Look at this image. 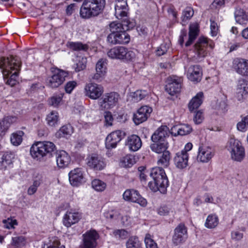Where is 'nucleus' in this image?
<instances>
[{"mask_svg":"<svg viewBox=\"0 0 248 248\" xmlns=\"http://www.w3.org/2000/svg\"><path fill=\"white\" fill-rule=\"evenodd\" d=\"M145 91L137 90L133 94V98L135 102H138L143 99L147 95Z\"/></svg>","mask_w":248,"mask_h":248,"instance_id":"nucleus-53","label":"nucleus"},{"mask_svg":"<svg viewBox=\"0 0 248 248\" xmlns=\"http://www.w3.org/2000/svg\"><path fill=\"white\" fill-rule=\"evenodd\" d=\"M105 122L108 125H112L113 118L111 113L109 111H106L104 114Z\"/></svg>","mask_w":248,"mask_h":248,"instance_id":"nucleus-63","label":"nucleus"},{"mask_svg":"<svg viewBox=\"0 0 248 248\" xmlns=\"http://www.w3.org/2000/svg\"><path fill=\"white\" fill-rule=\"evenodd\" d=\"M113 234L117 239L124 240L127 238L129 233L124 229H117L113 232Z\"/></svg>","mask_w":248,"mask_h":248,"instance_id":"nucleus-50","label":"nucleus"},{"mask_svg":"<svg viewBox=\"0 0 248 248\" xmlns=\"http://www.w3.org/2000/svg\"><path fill=\"white\" fill-rule=\"evenodd\" d=\"M171 155L168 151L162 153V155L158 158L157 163L161 168H167L170 164Z\"/></svg>","mask_w":248,"mask_h":248,"instance_id":"nucleus-36","label":"nucleus"},{"mask_svg":"<svg viewBox=\"0 0 248 248\" xmlns=\"http://www.w3.org/2000/svg\"><path fill=\"white\" fill-rule=\"evenodd\" d=\"M3 223L4 226L7 229H13L15 228V225H17V222L16 219H13L11 218H8L6 220H3Z\"/></svg>","mask_w":248,"mask_h":248,"instance_id":"nucleus-58","label":"nucleus"},{"mask_svg":"<svg viewBox=\"0 0 248 248\" xmlns=\"http://www.w3.org/2000/svg\"><path fill=\"white\" fill-rule=\"evenodd\" d=\"M116 17L118 19L127 18L128 5L127 0H116L115 6Z\"/></svg>","mask_w":248,"mask_h":248,"instance_id":"nucleus-22","label":"nucleus"},{"mask_svg":"<svg viewBox=\"0 0 248 248\" xmlns=\"http://www.w3.org/2000/svg\"><path fill=\"white\" fill-rule=\"evenodd\" d=\"M105 5V0H84L80 8V16L84 19L97 16L103 12Z\"/></svg>","mask_w":248,"mask_h":248,"instance_id":"nucleus-3","label":"nucleus"},{"mask_svg":"<svg viewBox=\"0 0 248 248\" xmlns=\"http://www.w3.org/2000/svg\"><path fill=\"white\" fill-rule=\"evenodd\" d=\"M85 94L92 99H98L104 92V88L101 85L90 83L85 87Z\"/></svg>","mask_w":248,"mask_h":248,"instance_id":"nucleus-14","label":"nucleus"},{"mask_svg":"<svg viewBox=\"0 0 248 248\" xmlns=\"http://www.w3.org/2000/svg\"><path fill=\"white\" fill-rule=\"evenodd\" d=\"M248 86L246 81L244 79H240L238 80L235 98L239 102H243L248 97Z\"/></svg>","mask_w":248,"mask_h":248,"instance_id":"nucleus-18","label":"nucleus"},{"mask_svg":"<svg viewBox=\"0 0 248 248\" xmlns=\"http://www.w3.org/2000/svg\"><path fill=\"white\" fill-rule=\"evenodd\" d=\"M126 248H141V243L138 236H130L126 242Z\"/></svg>","mask_w":248,"mask_h":248,"instance_id":"nucleus-38","label":"nucleus"},{"mask_svg":"<svg viewBox=\"0 0 248 248\" xmlns=\"http://www.w3.org/2000/svg\"><path fill=\"white\" fill-rule=\"evenodd\" d=\"M70 184L75 186H78L85 182L83 172L80 168L75 169L69 173Z\"/></svg>","mask_w":248,"mask_h":248,"instance_id":"nucleus-20","label":"nucleus"},{"mask_svg":"<svg viewBox=\"0 0 248 248\" xmlns=\"http://www.w3.org/2000/svg\"><path fill=\"white\" fill-rule=\"evenodd\" d=\"M56 162L59 168H64L71 162V157L65 151L62 150L56 154Z\"/></svg>","mask_w":248,"mask_h":248,"instance_id":"nucleus-26","label":"nucleus"},{"mask_svg":"<svg viewBox=\"0 0 248 248\" xmlns=\"http://www.w3.org/2000/svg\"><path fill=\"white\" fill-rule=\"evenodd\" d=\"M67 76L68 73L66 72L57 69L54 72L51 77L48 78L47 86L52 88H57L63 83Z\"/></svg>","mask_w":248,"mask_h":248,"instance_id":"nucleus-11","label":"nucleus"},{"mask_svg":"<svg viewBox=\"0 0 248 248\" xmlns=\"http://www.w3.org/2000/svg\"><path fill=\"white\" fill-rule=\"evenodd\" d=\"M135 163V158L132 155H127L123 157L120 162L123 167L130 168Z\"/></svg>","mask_w":248,"mask_h":248,"instance_id":"nucleus-45","label":"nucleus"},{"mask_svg":"<svg viewBox=\"0 0 248 248\" xmlns=\"http://www.w3.org/2000/svg\"><path fill=\"white\" fill-rule=\"evenodd\" d=\"M119 94L115 92L106 93L100 100L99 105L101 110L109 109L113 108L118 103Z\"/></svg>","mask_w":248,"mask_h":248,"instance_id":"nucleus-8","label":"nucleus"},{"mask_svg":"<svg viewBox=\"0 0 248 248\" xmlns=\"http://www.w3.org/2000/svg\"><path fill=\"white\" fill-rule=\"evenodd\" d=\"M107 55L112 59L125 60L132 61L135 58V53L127 48L123 46H115L109 49Z\"/></svg>","mask_w":248,"mask_h":248,"instance_id":"nucleus-6","label":"nucleus"},{"mask_svg":"<svg viewBox=\"0 0 248 248\" xmlns=\"http://www.w3.org/2000/svg\"><path fill=\"white\" fill-rule=\"evenodd\" d=\"M218 224V218L216 215H210L207 217L205 226L208 228H214Z\"/></svg>","mask_w":248,"mask_h":248,"instance_id":"nucleus-43","label":"nucleus"},{"mask_svg":"<svg viewBox=\"0 0 248 248\" xmlns=\"http://www.w3.org/2000/svg\"><path fill=\"white\" fill-rule=\"evenodd\" d=\"M210 21L211 33L213 36H215L217 34L218 27L217 23H216L214 21L212 20L211 19L210 20Z\"/></svg>","mask_w":248,"mask_h":248,"instance_id":"nucleus-62","label":"nucleus"},{"mask_svg":"<svg viewBox=\"0 0 248 248\" xmlns=\"http://www.w3.org/2000/svg\"><path fill=\"white\" fill-rule=\"evenodd\" d=\"M169 129L166 125H162L158 127L154 133L151 137L153 142L166 141L167 137L169 136Z\"/></svg>","mask_w":248,"mask_h":248,"instance_id":"nucleus-21","label":"nucleus"},{"mask_svg":"<svg viewBox=\"0 0 248 248\" xmlns=\"http://www.w3.org/2000/svg\"><path fill=\"white\" fill-rule=\"evenodd\" d=\"M144 242L146 248H157L156 243L155 242L152 236L149 233L146 234Z\"/></svg>","mask_w":248,"mask_h":248,"instance_id":"nucleus-51","label":"nucleus"},{"mask_svg":"<svg viewBox=\"0 0 248 248\" xmlns=\"http://www.w3.org/2000/svg\"><path fill=\"white\" fill-rule=\"evenodd\" d=\"M203 97V93L199 92L192 98L188 104V108L190 111H193L199 108L202 103Z\"/></svg>","mask_w":248,"mask_h":248,"instance_id":"nucleus-32","label":"nucleus"},{"mask_svg":"<svg viewBox=\"0 0 248 248\" xmlns=\"http://www.w3.org/2000/svg\"><path fill=\"white\" fill-rule=\"evenodd\" d=\"M107 60L106 59H100L96 64V73L94 75L93 79L99 80L103 78L107 72Z\"/></svg>","mask_w":248,"mask_h":248,"instance_id":"nucleus-28","label":"nucleus"},{"mask_svg":"<svg viewBox=\"0 0 248 248\" xmlns=\"http://www.w3.org/2000/svg\"><path fill=\"white\" fill-rule=\"evenodd\" d=\"M150 148L152 151L156 153H163L168 151L167 149L168 148V143L167 141L153 142L150 145Z\"/></svg>","mask_w":248,"mask_h":248,"instance_id":"nucleus-34","label":"nucleus"},{"mask_svg":"<svg viewBox=\"0 0 248 248\" xmlns=\"http://www.w3.org/2000/svg\"><path fill=\"white\" fill-rule=\"evenodd\" d=\"M12 245L17 248L24 246L26 244V240L23 236H16L12 238Z\"/></svg>","mask_w":248,"mask_h":248,"instance_id":"nucleus-49","label":"nucleus"},{"mask_svg":"<svg viewBox=\"0 0 248 248\" xmlns=\"http://www.w3.org/2000/svg\"><path fill=\"white\" fill-rule=\"evenodd\" d=\"M194 11L191 7H186L183 12L182 20L184 21L189 19L193 15Z\"/></svg>","mask_w":248,"mask_h":248,"instance_id":"nucleus-56","label":"nucleus"},{"mask_svg":"<svg viewBox=\"0 0 248 248\" xmlns=\"http://www.w3.org/2000/svg\"><path fill=\"white\" fill-rule=\"evenodd\" d=\"M153 110L148 106L141 107L134 114L133 121L136 125L146 121L150 116Z\"/></svg>","mask_w":248,"mask_h":248,"instance_id":"nucleus-17","label":"nucleus"},{"mask_svg":"<svg viewBox=\"0 0 248 248\" xmlns=\"http://www.w3.org/2000/svg\"><path fill=\"white\" fill-rule=\"evenodd\" d=\"M73 128L70 124L62 126L56 133V137L61 138L70 136L73 133Z\"/></svg>","mask_w":248,"mask_h":248,"instance_id":"nucleus-40","label":"nucleus"},{"mask_svg":"<svg viewBox=\"0 0 248 248\" xmlns=\"http://www.w3.org/2000/svg\"><path fill=\"white\" fill-rule=\"evenodd\" d=\"M125 136L124 131L116 130L110 133L106 139V147L108 149L115 148L123 138Z\"/></svg>","mask_w":248,"mask_h":248,"instance_id":"nucleus-13","label":"nucleus"},{"mask_svg":"<svg viewBox=\"0 0 248 248\" xmlns=\"http://www.w3.org/2000/svg\"><path fill=\"white\" fill-rule=\"evenodd\" d=\"M76 86L77 83L74 81L68 82L65 85L64 87L66 93H70Z\"/></svg>","mask_w":248,"mask_h":248,"instance_id":"nucleus-60","label":"nucleus"},{"mask_svg":"<svg viewBox=\"0 0 248 248\" xmlns=\"http://www.w3.org/2000/svg\"><path fill=\"white\" fill-rule=\"evenodd\" d=\"M171 134L175 136L177 135L185 136L190 133L192 131V128L189 125L183 124L180 126H174L172 127Z\"/></svg>","mask_w":248,"mask_h":248,"instance_id":"nucleus-31","label":"nucleus"},{"mask_svg":"<svg viewBox=\"0 0 248 248\" xmlns=\"http://www.w3.org/2000/svg\"><path fill=\"white\" fill-rule=\"evenodd\" d=\"M234 68L236 72L243 76H248V60L237 59L234 61Z\"/></svg>","mask_w":248,"mask_h":248,"instance_id":"nucleus-25","label":"nucleus"},{"mask_svg":"<svg viewBox=\"0 0 248 248\" xmlns=\"http://www.w3.org/2000/svg\"><path fill=\"white\" fill-rule=\"evenodd\" d=\"M166 90L170 95L179 93L182 88L183 78L181 77L172 75L168 78Z\"/></svg>","mask_w":248,"mask_h":248,"instance_id":"nucleus-9","label":"nucleus"},{"mask_svg":"<svg viewBox=\"0 0 248 248\" xmlns=\"http://www.w3.org/2000/svg\"><path fill=\"white\" fill-rule=\"evenodd\" d=\"M228 108V105L227 104V99L226 96H223L221 98L217 100L215 106V109L219 113H225L227 111Z\"/></svg>","mask_w":248,"mask_h":248,"instance_id":"nucleus-35","label":"nucleus"},{"mask_svg":"<svg viewBox=\"0 0 248 248\" xmlns=\"http://www.w3.org/2000/svg\"><path fill=\"white\" fill-rule=\"evenodd\" d=\"M43 181V177L41 175L36 176L33 181V184L31 185L28 189V194L29 195L34 194L37 191L38 187Z\"/></svg>","mask_w":248,"mask_h":248,"instance_id":"nucleus-41","label":"nucleus"},{"mask_svg":"<svg viewBox=\"0 0 248 248\" xmlns=\"http://www.w3.org/2000/svg\"><path fill=\"white\" fill-rule=\"evenodd\" d=\"M16 117L14 116H6L2 120H0V136L5 135L11 124L16 121Z\"/></svg>","mask_w":248,"mask_h":248,"instance_id":"nucleus-30","label":"nucleus"},{"mask_svg":"<svg viewBox=\"0 0 248 248\" xmlns=\"http://www.w3.org/2000/svg\"><path fill=\"white\" fill-rule=\"evenodd\" d=\"M155 181L159 188V191L161 193H165L169 186V181L166 174H165V176L156 179Z\"/></svg>","mask_w":248,"mask_h":248,"instance_id":"nucleus-39","label":"nucleus"},{"mask_svg":"<svg viewBox=\"0 0 248 248\" xmlns=\"http://www.w3.org/2000/svg\"><path fill=\"white\" fill-rule=\"evenodd\" d=\"M212 149L205 145H202L199 148L197 160L202 162H208L214 156Z\"/></svg>","mask_w":248,"mask_h":248,"instance_id":"nucleus-19","label":"nucleus"},{"mask_svg":"<svg viewBox=\"0 0 248 248\" xmlns=\"http://www.w3.org/2000/svg\"><path fill=\"white\" fill-rule=\"evenodd\" d=\"M124 200L137 202L142 206H145L147 202L145 199L142 197L139 192L134 189H127L123 194Z\"/></svg>","mask_w":248,"mask_h":248,"instance_id":"nucleus-15","label":"nucleus"},{"mask_svg":"<svg viewBox=\"0 0 248 248\" xmlns=\"http://www.w3.org/2000/svg\"><path fill=\"white\" fill-rule=\"evenodd\" d=\"M188 237L187 228L183 223H180L174 229L172 241L175 246L184 243Z\"/></svg>","mask_w":248,"mask_h":248,"instance_id":"nucleus-10","label":"nucleus"},{"mask_svg":"<svg viewBox=\"0 0 248 248\" xmlns=\"http://www.w3.org/2000/svg\"><path fill=\"white\" fill-rule=\"evenodd\" d=\"M235 20L240 24H245L248 21V18L247 15L244 14L241 16L235 17Z\"/></svg>","mask_w":248,"mask_h":248,"instance_id":"nucleus-64","label":"nucleus"},{"mask_svg":"<svg viewBox=\"0 0 248 248\" xmlns=\"http://www.w3.org/2000/svg\"><path fill=\"white\" fill-rule=\"evenodd\" d=\"M59 119L58 112L55 111H52L47 115L46 120L48 124L50 126H55L57 124Z\"/></svg>","mask_w":248,"mask_h":248,"instance_id":"nucleus-47","label":"nucleus"},{"mask_svg":"<svg viewBox=\"0 0 248 248\" xmlns=\"http://www.w3.org/2000/svg\"><path fill=\"white\" fill-rule=\"evenodd\" d=\"M172 210L170 206L163 205L160 207L158 209V213L161 216H166L172 212Z\"/></svg>","mask_w":248,"mask_h":248,"instance_id":"nucleus-57","label":"nucleus"},{"mask_svg":"<svg viewBox=\"0 0 248 248\" xmlns=\"http://www.w3.org/2000/svg\"><path fill=\"white\" fill-rule=\"evenodd\" d=\"M46 248H65V247L61 244L60 241L57 238H54L52 241H50Z\"/></svg>","mask_w":248,"mask_h":248,"instance_id":"nucleus-59","label":"nucleus"},{"mask_svg":"<svg viewBox=\"0 0 248 248\" xmlns=\"http://www.w3.org/2000/svg\"><path fill=\"white\" fill-rule=\"evenodd\" d=\"M63 95V93H60L58 95L53 96L49 100V104L55 107L58 106L62 101Z\"/></svg>","mask_w":248,"mask_h":248,"instance_id":"nucleus-52","label":"nucleus"},{"mask_svg":"<svg viewBox=\"0 0 248 248\" xmlns=\"http://www.w3.org/2000/svg\"><path fill=\"white\" fill-rule=\"evenodd\" d=\"M87 60L84 57H78L76 62L73 65V67L76 72H79L85 69L86 67Z\"/></svg>","mask_w":248,"mask_h":248,"instance_id":"nucleus-42","label":"nucleus"},{"mask_svg":"<svg viewBox=\"0 0 248 248\" xmlns=\"http://www.w3.org/2000/svg\"><path fill=\"white\" fill-rule=\"evenodd\" d=\"M209 42L206 38L200 37L194 45L193 61L195 62H201L207 54V48Z\"/></svg>","mask_w":248,"mask_h":248,"instance_id":"nucleus-7","label":"nucleus"},{"mask_svg":"<svg viewBox=\"0 0 248 248\" xmlns=\"http://www.w3.org/2000/svg\"><path fill=\"white\" fill-rule=\"evenodd\" d=\"M21 62L16 56H11L6 58L0 59V68L2 69L5 83L11 87L17 83V78L20 70Z\"/></svg>","mask_w":248,"mask_h":248,"instance_id":"nucleus-2","label":"nucleus"},{"mask_svg":"<svg viewBox=\"0 0 248 248\" xmlns=\"http://www.w3.org/2000/svg\"><path fill=\"white\" fill-rule=\"evenodd\" d=\"M135 26L134 22L127 18L124 19L122 23L116 21L111 22L109 25L111 32L107 38L108 43L113 45L128 44L130 38L126 31L133 29Z\"/></svg>","mask_w":248,"mask_h":248,"instance_id":"nucleus-1","label":"nucleus"},{"mask_svg":"<svg viewBox=\"0 0 248 248\" xmlns=\"http://www.w3.org/2000/svg\"><path fill=\"white\" fill-rule=\"evenodd\" d=\"M82 243L80 248H95L97 246V240L99 238L98 233L94 230L86 232L82 235Z\"/></svg>","mask_w":248,"mask_h":248,"instance_id":"nucleus-12","label":"nucleus"},{"mask_svg":"<svg viewBox=\"0 0 248 248\" xmlns=\"http://www.w3.org/2000/svg\"><path fill=\"white\" fill-rule=\"evenodd\" d=\"M66 46L73 51H87L89 46L87 44H84L81 42H68Z\"/></svg>","mask_w":248,"mask_h":248,"instance_id":"nucleus-37","label":"nucleus"},{"mask_svg":"<svg viewBox=\"0 0 248 248\" xmlns=\"http://www.w3.org/2000/svg\"><path fill=\"white\" fill-rule=\"evenodd\" d=\"M169 47V43H164L162 44L156 50V55L159 56L164 55L167 52Z\"/></svg>","mask_w":248,"mask_h":248,"instance_id":"nucleus-55","label":"nucleus"},{"mask_svg":"<svg viewBox=\"0 0 248 248\" xmlns=\"http://www.w3.org/2000/svg\"><path fill=\"white\" fill-rule=\"evenodd\" d=\"M56 150L54 144L50 141L37 142L33 144L30 149L31 156L37 160Z\"/></svg>","mask_w":248,"mask_h":248,"instance_id":"nucleus-4","label":"nucleus"},{"mask_svg":"<svg viewBox=\"0 0 248 248\" xmlns=\"http://www.w3.org/2000/svg\"><path fill=\"white\" fill-rule=\"evenodd\" d=\"M165 174H166V173L164 169L160 167L153 168L150 173V176L153 178L154 181L161 177H163V176H165Z\"/></svg>","mask_w":248,"mask_h":248,"instance_id":"nucleus-46","label":"nucleus"},{"mask_svg":"<svg viewBox=\"0 0 248 248\" xmlns=\"http://www.w3.org/2000/svg\"><path fill=\"white\" fill-rule=\"evenodd\" d=\"M81 217V215L78 212H67L63 217V224L67 227H69L78 222Z\"/></svg>","mask_w":248,"mask_h":248,"instance_id":"nucleus-27","label":"nucleus"},{"mask_svg":"<svg viewBox=\"0 0 248 248\" xmlns=\"http://www.w3.org/2000/svg\"><path fill=\"white\" fill-rule=\"evenodd\" d=\"M125 145L130 151L135 152L141 148L142 141L138 136L133 134L127 137Z\"/></svg>","mask_w":248,"mask_h":248,"instance_id":"nucleus-24","label":"nucleus"},{"mask_svg":"<svg viewBox=\"0 0 248 248\" xmlns=\"http://www.w3.org/2000/svg\"><path fill=\"white\" fill-rule=\"evenodd\" d=\"M14 158V155L11 153H5L2 157V163L3 165L6 166L11 164L12 163V159Z\"/></svg>","mask_w":248,"mask_h":248,"instance_id":"nucleus-54","label":"nucleus"},{"mask_svg":"<svg viewBox=\"0 0 248 248\" xmlns=\"http://www.w3.org/2000/svg\"><path fill=\"white\" fill-rule=\"evenodd\" d=\"M87 164L91 169L95 170H103L106 165L104 159L96 154L89 155L87 159Z\"/></svg>","mask_w":248,"mask_h":248,"instance_id":"nucleus-16","label":"nucleus"},{"mask_svg":"<svg viewBox=\"0 0 248 248\" xmlns=\"http://www.w3.org/2000/svg\"><path fill=\"white\" fill-rule=\"evenodd\" d=\"M203 113L201 111H198L194 117V122L196 124H201L203 120Z\"/></svg>","mask_w":248,"mask_h":248,"instance_id":"nucleus-61","label":"nucleus"},{"mask_svg":"<svg viewBox=\"0 0 248 248\" xmlns=\"http://www.w3.org/2000/svg\"><path fill=\"white\" fill-rule=\"evenodd\" d=\"M202 74L201 66L199 65H194L188 68L187 76L190 80L198 82L202 79Z\"/></svg>","mask_w":248,"mask_h":248,"instance_id":"nucleus-23","label":"nucleus"},{"mask_svg":"<svg viewBox=\"0 0 248 248\" xmlns=\"http://www.w3.org/2000/svg\"><path fill=\"white\" fill-rule=\"evenodd\" d=\"M92 186L97 191H102L106 187V183L99 179L93 180L92 182Z\"/></svg>","mask_w":248,"mask_h":248,"instance_id":"nucleus-48","label":"nucleus"},{"mask_svg":"<svg viewBox=\"0 0 248 248\" xmlns=\"http://www.w3.org/2000/svg\"><path fill=\"white\" fill-rule=\"evenodd\" d=\"M199 27L197 23H193L189 26L188 40L186 43V46H190L195 40L198 34Z\"/></svg>","mask_w":248,"mask_h":248,"instance_id":"nucleus-33","label":"nucleus"},{"mask_svg":"<svg viewBox=\"0 0 248 248\" xmlns=\"http://www.w3.org/2000/svg\"><path fill=\"white\" fill-rule=\"evenodd\" d=\"M188 155L186 151H182L176 154L174 158L175 165L179 169L186 168L188 165Z\"/></svg>","mask_w":248,"mask_h":248,"instance_id":"nucleus-29","label":"nucleus"},{"mask_svg":"<svg viewBox=\"0 0 248 248\" xmlns=\"http://www.w3.org/2000/svg\"><path fill=\"white\" fill-rule=\"evenodd\" d=\"M23 135L24 132L22 131H18L13 133L11 136V141L12 144L15 146L20 145L22 141Z\"/></svg>","mask_w":248,"mask_h":248,"instance_id":"nucleus-44","label":"nucleus"},{"mask_svg":"<svg viewBox=\"0 0 248 248\" xmlns=\"http://www.w3.org/2000/svg\"><path fill=\"white\" fill-rule=\"evenodd\" d=\"M227 150L229 151L231 157L233 161L241 162L245 157V150L241 141L231 138L227 145Z\"/></svg>","mask_w":248,"mask_h":248,"instance_id":"nucleus-5","label":"nucleus"}]
</instances>
